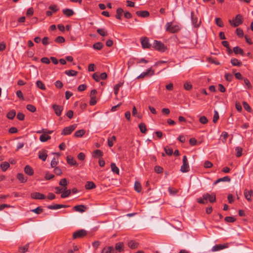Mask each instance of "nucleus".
<instances>
[{
  "label": "nucleus",
  "mask_w": 253,
  "mask_h": 253,
  "mask_svg": "<svg viewBox=\"0 0 253 253\" xmlns=\"http://www.w3.org/2000/svg\"><path fill=\"white\" fill-rule=\"evenodd\" d=\"M209 201L211 203H213L216 201L215 194L212 193L210 194L208 193H205L203 195L202 197H200L197 199V201L201 204H206Z\"/></svg>",
  "instance_id": "nucleus-1"
},
{
  "label": "nucleus",
  "mask_w": 253,
  "mask_h": 253,
  "mask_svg": "<svg viewBox=\"0 0 253 253\" xmlns=\"http://www.w3.org/2000/svg\"><path fill=\"white\" fill-rule=\"evenodd\" d=\"M224 220L227 222H234L236 220V218L233 216H226Z\"/></svg>",
  "instance_id": "nucleus-51"
},
{
  "label": "nucleus",
  "mask_w": 253,
  "mask_h": 253,
  "mask_svg": "<svg viewBox=\"0 0 253 253\" xmlns=\"http://www.w3.org/2000/svg\"><path fill=\"white\" fill-rule=\"evenodd\" d=\"M77 125L74 124L65 127L61 132L62 135L70 134L76 128Z\"/></svg>",
  "instance_id": "nucleus-5"
},
{
  "label": "nucleus",
  "mask_w": 253,
  "mask_h": 253,
  "mask_svg": "<svg viewBox=\"0 0 253 253\" xmlns=\"http://www.w3.org/2000/svg\"><path fill=\"white\" fill-rule=\"evenodd\" d=\"M68 206L60 204H55L54 205H48L47 208L49 210H57L60 208H66Z\"/></svg>",
  "instance_id": "nucleus-13"
},
{
  "label": "nucleus",
  "mask_w": 253,
  "mask_h": 253,
  "mask_svg": "<svg viewBox=\"0 0 253 253\" xmlns=\"http://www.w3.org/2000/svg\"><path fill=\"white\" fill-rule=\"evenodd\" d=\"M97 32L100 36L105 37L108 35L107 31L104 28H99L97 30Z\"/></svg>",
  "instance_id": "nucleus-27"
},
{
  "label": "nucleus",
  "mask_w": 253,
  "mask_h": 253,
  "mask_svg": "<svg viewBox=\"0 0 253 253\" xmlns=\"http://www.w3.org/2000/svg\"><path fill=\"white\" fill-rule=\"evenodd\" d=\"M154 170L156 172L158 173H161L163 172V169L162 167L160 166H156L154 168Z\"/></svg>",
  "instance_id": "nucleus-54"
},
{
  "label": "nucleus",
  "mask_w": 253,
  "mask_h": 253,
  "mask_svg": "<svg viewBox=\"0 0 253 253\" xmlns=\"http://www.w3.org/2000/svg\"><path fill=\"white\" fill-rule=\"evenodd\" d=\"M103 153L100 150L97 149L94 151L93 156L94 157H101L103 156Z\"/></svg>",
  "instance_id": "nucleus-40"
},
{
  "label": "nucleus",
  "mask_w": 253,
  "mask_h": 253,
  "mask_svg": "<svg viewBox=\"0 0 253 253\" xmlns=\"http://www.w3.org/2000/svg\"><path fill=\"white\" fill-rule=\"evenodd\" d=\"M37 86L40 88L42 90H45L46 87L45 85L43 84V83L41 81H37L36 82Z\"/></svg>",
  "instance_id": "nucleus-41"
},
{
  "label": "nucleus",
  "mask_w": 253,
  "mask_h": 253,
  "mask_svg": "<svg viewBox=\"0 0 253 253\" xmlns=\"http://www.w3.org/2000/svg\"><path fill=\"white\" fill-rule=\"evenodd\" d=\"M233 51L235 54H240L242 56H244V50L242 48L239 47V46H237L233 47Z\"/></svg>",
  "instance_id": "nucleus-20"
},
{
  "label": "nucleus",
  "mask_w": 253,
  "mask_h": 253,
  "mask_svg": "<svg viewBox=\"0 0 253 253\" xmlns=\"http://www.w3.org/2000/svg\"><path fill=\"white\" fill-rule=\"evenodd\" d=\"M29 248V243H27L23 247H19L18 249V251L22 253H25L28 251Z\"/></svg>",
  "instance_id": "nucleus-31"
},
{
  "label": "nucleus",
  "mask_w": 253,
  "mask_h": 253,
  "mask_svg": "<svg viewBox=\"0 0 253 253\" xmlns=\"http://www.w3.org/2000/svg\"><path fill=\"white\" fill-rule=\"evenodd\" d=\"M15 115L16 111L14 110H11L7 113L6 117L10 120H12L14 118Z\"/></svg>",
  "instance_id": "nucleus-32"
},
{
  "label": "nucleus",
  "mask_w": 253,
  "mask_h": 253,
  "mask_svg": "<svg viewBox=\"0 0 253 253\" xmlns=\"http://www.w3.org/2000/svg\"><path fill=\"white\" fill-rule=\"evenodd\" d=\"M139 128L140 131L143 133H145L147 131L146 126L144 123H140L139 125Z\"/></svg>",
  "instance_id": "nucleus-43"
},
{
  "label": "nucleus",
  "mask_w": 253,
  "mask_h": 253,
  "mask_svg": "<svg viewBox=\"0 0 253 253\" xmlns=\"http://www.w3.org/2000/svg\"><path fill=\"white\" fill-rule=\"evenodd\" d=\"M66 188H67L65 187V188H64L63 190H62V193L61 194V197L62 198H65L68 197L71 194V190L69 189V190H66Z\"/></svg>",
  "instance_id": "nucleus-22"
},
{
  "label": "nucleus",
  "mask_w": 253,
  "mask_h": 253,
  "mask_svg": "<svg viewBox=\"0 0 253 253\" xmlns=\"http://www.w3.org/2000/svg\"><path fill=\"white\" fill-rule=\"evenodd\" d=\"M111 170L112 171L114 172V173H116L118 174H119V169H118V168L116 166V164H114V163H112L111 164Z\"/></svg>",
  "instance_id": "nucleus-42"
},
{
  "label": "nucleus",
  "mask_w": 253,
  "mask_h": 253,
  "mask_svg": "<svg viewBox=\"0 0 253 253\" xmlns=\"http://www.w3.org/2000/svg\"><path fill=\"white\" fill-rule=\"evenodd\" d=\"M224 77L226 80L228 82H231L233 78V75L229 73H226Z\"/></svg>",
  "instance_id": "nucleus-55"
},
{
  "label": "nucleus",
  "mask_w": 253,
  "mask_h": 253,
  "mask_svg": "<svg viewBox=\"0 0 253 253\" xmlns=\"http://www.w3.org/2000/svg\"><path fill=\"white\" fill-rule=\"evenodd\" d=\"M31 211L37 214H40L43 211V209L42 208V207H38V208L31 210Z\"/></svg>",
  "instance_id": "nucleus-50"
},
{
  "label": "nucleus",
  "mask_w": 253,
  "mask_h": 253,
  "mask_svg": "<svg viewBox=\"0 0 253 253\" xmlns=\"http://www.w3.org/2000/svg\"><path fill=\"white\" fill-rule=\"evenodd\" d=\"M65 74L68 76H75L77 75L78 72L73 70H70L65 71Z\"/></svg>",
  "instance_id": "nucleus-39"
},
{
  "label": "nucleus",
  "mask_w": 253,
  "mask_h": 253,
  "mask_svg": "<svg viewBox=\"0 0 253 253\" xmlns=\"http://www.w3.org/2000/svg\"><path fill=\"white\" fill-rule=\"evenodd\" d=\"M180 29L178 25H172V22H168L166 25V31L171 33L177 32Z\"/></svg>",
  "instance_id": "nucleus-2"
},
{
  "label": "nucleus",
  "mask_w": 253,
  "mask_h": 253,
  "mask_svg": "<svg viewBox=\"0 0 253 253\" xmlns=\"http://www.w3.org/2000/svg\"><path fill=\"white\" fill-rule=\"evenodd\" d=\"M124 244L122 242H119L115 245V249L119 252H122L123 251Z\"/></svg>",
  "instance_id": "nucleus-36"
},
{
  "label": "nucleus",
  "mask_w": 253,
  "mask_h": 253,
  "mask_svg": "<svg viewBox=\"0 0 253 253\" xmlns=\"http://www.w3.org/2000/svg\"><path fill=\"white\" fill-rule=\"evenodd\" d=\"M219 119V115H218V113L217 112V111H214V115H213V122L214 123H216L217 121V120H218Z\"/></svg>",
  "instance_id": "nucleus-53"
},
{
  "label": "nucleus",
  "mask_w": 253,
  "mask_h": 253,
  "mask_svg": "<svg viewBox=\"0 0 253 253\" xmlns=\"http://www.w3.org/2000/svg\"><path fill=\"white\" fill-rule=\"evenodd\" d=\"M31 197L33 199L43 200L46 197L39 192H33L31 194Z\"/></svg>",
  "instance_id": "nucleus-12"
},
{
  "label": "nucleus",
  "mask_w": 253,
  "mask_h": 253,
  "mask_svg": "<svg viewBox=\"0 0 253 253\" xmlns=\"http://www.w3.org/2000/svg\"><path fill=\"white\" fill-rule=\"evenodd\" d=\"M253 190H251L250 191H247V190H245L244 195L246 199L249 202L251 201V197L252 195L253 194Z\"/></svg>",
  "instance_id": "nucleus-21"
},
{
  "label": "nucleus",
  "mask_w": 253,
  "mask_h": 253,
  "mask_svg": "<svg viewBox=\"0 0 253 253\" xmlns=\"http://www.w3.org/2000/svg\"><path fill=\"white\" fill-rule=\"evenodd\" d=\"M231 63L234 66L240 67L242 65V63L236 58H232L231 59Z\"/></svg>",
  "instance_id": "nucleus-25"
},
{
  "label": "nucleus",
  "mask_w": 253,
  "mask_h": 253,
  "mask_svg": "<svg viewBox=\"0 0 253 253\" xmlns=\"http://www.w3.org/2000/svg\"><path fill=\"white\" fill-rule=\"evenodd\" d=\"M67 163L71 165V166H78V164H77L76 160L71 156H68L67 157Z\"/></svg>",
  "instance_id": "nucleus-15"
},
{
  "label": "nucleus",
  "mask_w": 253,
  "mask_h": 253,
  "mask_svg": "<svg viewBox=\"0 0 253 253\" xmlns=\"http://www.w3.org/2000/svg\"><path fill=\"white\" fill-rule=\"evenodd\" d=\"M65 41L64 38L62 36H58L55 39V42L58 43H63Z\"/></svg>",
  "instance_id": "nucleus-49"
},
{
  "label": "nucleus",
  "mask_w": 253,
  "mask_h": 253,
  "mask_svg": "<svg viewBox=\"0 0 253 253\" xmlns=\"http://www.w3.org/2000/svg\"><path fill=\"white\" fill-rule=\"evenodd\" d=\"M9 167V163L7 162H2L0 165V167L3 171H5Z\"/></svg>",
  "instance_id": "nucleus-28"
},
{
  "label": "nucleus",
  "mask_w": 253,
  "mask_h": 253,
  "mask_svg": "<svg viewBox=\"0 0 253 253\" xmlns=\"http://www.w3.org/2000/svg\"><path fill=\"white\" fill-rule=\"evenodd\" d=\"M243 105L244 109L248 112H250L251 111V108L249 105L246 102H243Z\"/></svg>",
  "instance_id": "nucleus-57"
},
{
  "label": "nucleus",
  "mask_w": 253,
  "mask_h": 253,
  "mask_svg": "<svg viewBox=\"0 0 253 253\" xmlns=\"http://www.w3.org/2000/svg\"><path fill=\"white\" fill-rule=\"evenodd\" d=\"M200 122L202 124H206L208 123V119L205 116H202L199 119Z\"/></svg>",
  "instance_id": "nucleus-60"
},
{
  "label": "nucleus",
  "mask_w": 253,
  "mask_h": 253,
  "mask_svg": "<svg viewBox=\"0 0 253 253\" xmlns=\"http://www.w3.org/2000/svg\"><path fill=\"white\" fill-rule=\"evenodd\" d=\"M124 12V10L122 8H118L116 11V14L115 15L116 18L117 19L121 20L122 19V16Z\"/></svg>",
  "instance_id": "nucleus-26"
},
{
  "label": "nucleus",
  "mask_w": 253,
  "mask_h": 253,
  "mask_svg": "<svg viewBox=\"0 0 253 253\" xmlns=\"http://www.w3.org/2000/svg\"><path fill=\"white\" fill-rule=\"evenodd\" d=\"M95 187V184L92 181H87L85 185V188L86 189H92Z\"/></svg>",
  "instance_id": "nucleus-33"
},
{
  "label": "nucleus",
  "mask_w": 253,
  "mask_h": 253,
  "mask_svg": "<svg viewBox=\"0 0 253 253\" xmlns=\"http://www.w3.org/2000/svg\"><path fill=\"white\" fill-rule=\"evenodd\" d=\"M17 118L20 121H23L25 119V115L21 112L18 113L17 115Z\"/></svg>",
  "instance_id": "nucleus-59"
},
{
  "label": "nucleus",
  "mask_w": 253,
  "mask_h": 253,
  "mask_svg": "<svg viewBox=\"0 0 253 253\" xmlns=\"http://www.w3.org/2000/svg\"><path fill=\"white\" fill-rule=\"evenodd\" d=\"M52 107L55 114L57 116H61L63 111V107L57 104H53Z\"/></svg>",
  "instance_id": "nucleus-10"
},
{
  "label": "nucleus",
  "mask_w": 253,
  "mask_h": 253,
  "mask_svg": "<svg viewBox=\"0 0 253 253\" xmlns=\"http://www.w3.org/2000/svg\"><path fill=\"white\" fill-rule=\"evenodd\" d=\"M215 23L217 26L220 27H222L223 26V24L222 23V20L219 18H215Z\"/></svg>",
  "instance_id": "nucleus-58"
},
{
  "label": "nucleus",
  "mask_w": 253,
  "mask_h": 253,
  "mask_svg": "<svg viewBox=\"0 0 253 253\" xmlns=\"http://www.w3.org/2000/svg\"><path fill=\"white\" fill-rule=\"evenodd\" d=\"M226 248V246L221 244H218L214 246L211 249L212 252H216Z\"/></svg>",
  "instance_id": "nucleus-24"
},
{
  "label": "nucleus",
  "mask_w": 253,
  "mask_h": 253,
  "mask_svg": "<svg viewBox=\"0 0 253 253\" xmlns=\"http://www.w3.org/2000/svg\"><path fill=\"white\" fill-rule=\"evenodd\" d=\"M67 181L66 178L62 179L59 182V185L65 187H66V186L67 185Z\"/></svg>",
  "instance_id": "nucleus-61"
},
{
  "label": "nucleus",
  "mask_w": 253,
  "mask_h": 253,
  "mask_svg": "<svg viewBox=\"0 0 253 253\" xmlns=\"http://www.w3.org/2000/svg\"><path fill=\"white\" fill-rule=\"evenodd\" d=\"M16 177L22 183H25L27 180V178L25 177L22 173H18L17 174Z\"/></svg>",
  "instance_id": "nucleus-23"
},
{
  "label": "nucleus",
  "mask_w": 253,
  "mask_h": 253,
  "mask_svg": "<svg viewBox=\"0 0 253 253\" xmlns=\"http://www.w3.org/2000/svg\"><path fill=\"white\" fill-rule=\"evenodd\" d=\"M86 209V207L83 205H77L74 207V209L75 211L80 212H84Z\"/></svg>",
  "instance_id": "nucleus-17"
},
{
  "label": "nucleus",
  "mask_w": 253,
  "mask_h": 253,
  "mask_svg": "<svg viewBox=\"0 0 253 253\" xmlns=\"http://www.w3.org/2000/svg\"><path fill=\"white\" fill-rule=\"evenodd\" d=\"M55 85L58 88H61L63 87V84L60 81H57L55 83Z\"/></svg>",
  "instance_id": "nucleus-63"
},
{
  "label": "nucleus",
  "mask_w": 253,
  "mask_h": 253,
  "mask_svg": "<svg viewBox=\"0 0 253 253\" xmlns=\"http://www.w3.org/2000/svg\"><path fill=\"white\" fill-rule=\"evenodd\" d=\"M128 246L131 249H135L138 247V244L134 241H130L128 242Z\"/></svg>",
  "instance_id": "nucleus-30"
},
{
  "label": "nucleus",
  "mask_w": 253,
  "mask_h": 253,
  "mask_svg": "<svg viewBox=\"0 0 253 253\" xmlns=\"http://www.w3.org/2000/svg\"><path fill=\"white\" fill-rule=\"evenodd\" d=\"M24 172L30 176H32L34 174V170L33 168L29 165H27L25 167Z\"/></svg>",
  "instance_id": "nucleus-14"
},
{
  "label": "nucleus",
  "mask_w": 253,
  "mask_h": 253,
  "mask_svg": "<svg viewBox=\"0 0 253 253\" xmlns=\"http://www.w3.org/2000/svg\"><path fill=\"white\" fill-rule=\"evenodd\" d=\"M63 13L67 17H70L74 13V11L72 9L68 8L63 9Z\"/></svg>",
  "instance_id": "nucleus-29"
},
{
  "label": "nucleus",
  "mask_w": 253,
  "mask_h": 253,
  "mask_svg": "<svg viewBox=\"0 0 253 253\" xmlns=\"http://www.w3.org/2000/svg\"><path fill=\"white\" fill-rule=\"evenodd\" d=\"M26 108L28 110L33 113L36 111V107L32 104H28L26 106Z\"/></svg>",
  "instance_id": "nucleus-46"
},
{
  "label": "nucleus",
  "mask_w": 253,
  "mask_h": 253,
  "mask_svg": "<svg viewBox=\"0 0 253 253\" xmlns=\"http://www.w3.org/2000/svg\"><path fill=\"white\" fill-rule=\"evenodd\" d=\"M116 140V137L115 136H112L111 137H109L108 138V145L111 147L113 146L114 144V142Z\"/></svg>",
  "instance_id": "nucleus-37"
},
{
  "label": "nucleus",
  "mask_w": 253,
  "mask_h": 253,
  "mask_svg": "<svg viewBox=\"0 0 253 253\" xmlns=\"http://www.w3.org/2000/svg\"><path fill=\"white\" fill-rule=\"evenodd\" d=\"M141 42L143 48H150L151 47V45L149 42V39L147 37L141 38Z\"/></svg>",
  "instance_id": "nucleus-11"
},
{
  "label": "nucleus",
  "mask_w": 253,
  "mask_h": 253,
  "mask_svg": "<svg viewBox=\"0 0 253 253\" xmlns=\"http://www.w3.org/2000/svg\"><path fill=\"white\" fill-rule=\"evenodd\" d=\"M85 133V130L84 129H80L76 131L74 134V136L76 137H81Z\"/></svg>",
  "instance_id": "nucleus-38"
},
{
  "label": "nucleus",
  "mask_w": 253,
  "mask_h": 253,
  "mask_svg": "<svg viewBox=\"0 0 253 253\" xmlns=\"http://www.w3.org/2000/svg\"><path fill=\"white\" fill-rule=\"evenodd\" d=\"M93 48L96 50H101L103 47V44L101 42H97L93 44Z\"/></svg>",
  "instance_id": "nucleus-34"
},
{
  "label": "nucleus",
  "mask_w": 253,
  "mask_h": 253,
  "mask_svg": "<svg viewBox=\"0 0 253 253\" xmlns=\"http://www.w3.org/2000/svg\"><path fill=\"white\" fill-rule=\"evenodd\" d=\"M123 85L122 83H119L117 84H116L114 87V94L116 95H117L118 94V92L120 89V87Z\"/></svg>",
  "instance_id": "nucleus-45"
},
{
  "label": "nucleus",
  "mask_w": 253,
  "mask_h": 253,
  "mask_svg": "<svg viewBox=\"0 0 253 253\" xmlns=\"http://www.w3.org/2000/svg\"><path fill=\"white\" fill-rule=\"evenodd\" d=\"M54 173L57 175H60L62 173L61 169L58 167H55L54 169Z\"/></svg>",
  "instance_id": "nucleus-56"
},
{
  "label": "nucleus",
  "mask_w": 253,
  "mask_h": 253,
  "mask_svg": "<svg viewBox=\"0 0 253 253\" xmlns=\"http://www.w3.org/2000/svg\"><path fill=\"white\" fill-rule=\"evenodd\" d=\"M47 155L45 150H42L39 152V158L43 161H45Z\"/></svg>",
  "instance_id": "nucleus-16"
},
{
  "label": "nucleus",
  "mask_w": 253,
  "mask_h": 253,
  "mask_svg": "<svg viewBox=\"0 0 253 253\" xmlns=\"http://www.w3.org/2000/svg\"><path fill=\"white\" fill-rule=\"evenodd\" d=\"M180 170L182 172H187L189 170V166L186 156H184L182 159V165L181 167Z\"/></svg>",
  "instance_id": "nucleus-4"
},
{
  "label": "nucleus",
  "mask_w": 253,
  "mask_h": 253,
  "mask_svg": "<svg viewBox=\"0 0 253 253\" xmlns=\"http://www.w3.org/2000/svg\"><path fill=\"white\" fill-rule=\"evenodd\" d=\"M164 150L166 153L169 156H171L173 154L172 149L168 146L165 147Z\"/></svg>",
  "instance_id": "nucleus-47"
},
{
  "label": "nucleus",
  "mask_w": 253,
  "mask_h": 253,
  "mask_svg": "<svg viewBox=\"0 0 253 253\" xmlns=\"http://www.w3.org/2000/svg\"><path fill=\"white\" fill-rule=\"evenodd\" d=\"M231 180V178L228 176H224L223 177H222V178H218L217 179L214 183H213V184L214 185H215L216 184H217L219 182H230Z\"/></svg>",
  "instance_id": "nucleus-19"
},
{
  "label": "nucleus",
  "mask_w": 253,
  "mask_h": 253,
  "mask_svg": "<svg viewBox=\"0 0 253 253\" xmlns=\"http://www.w3.org/2000/svg\"><path fill=\"white\" fill-rule=\"evenodd\" d=\"M236 34L239 37H241L243 36V35H244L243 31L241 29H240V28L236 29Z\"/></svg>",
  "instance_id": "nucleus-62"
},
{
  "label": "nucleus",
  "mask_w": 253,
  "mask_h": 253,
  "mask_svg": "<svg viewBox=\"0 0 253 253\" xmlns=\"http://www.w3.org/2000/svg\"><path fill=\"white\" fill-rule=\"evenodd\" d=\"M153 47L161 52H164L167 49V47L163 43L157 40L154 41Z\"/></svg>",
  "instance_id": "nucleus-3"
},
{
  "label": "nucleus",
  "mask_w": 253,
  "mask_h": 253,
  "mask_svg": "<svg viewBox=\"0 0 253 253\" xmlns=\"http://www.w3.org/2000/svg\"><path fill=\"white\" fill-rule=\"evenodd\" d=\"M51 137L47 134H42L40 137V140L42 142H46L47 140L50 139Z\"/></svg>",
  "instance_id": "nucleus-35"
},
{
  "label": "nucleus",
  "mask_w": 253,
  "mask_h": 253,
  "mask_svg": "<svg viewBox=\"0 0 253 253\" xmlns=\"http://www.w3.org/2000/svg\"><path fill=\"white\" fill-rule=\"evenodd\" d=\"M49 9L54 12H56L58 10L57 5L54 4L50 5L49 6Z\"/></svg>",
  "instance_id": "nucleus-64"
},
{
  "label": "nucleus",
  "mask_w": 253,
  "mask_h": 253,
  "mask_svg": "<svg viewBox=\"0 0 253 253\" xmlns=\"http://www.w3.org/2000/svg\"><path fill=\"white\" fill-rule=\"evenodd\" d=\"M229 22L232 24L231 21L230 20ZM242 23V16L240 14L236 15L234 20H233V23L232 25L234 27H237Z\"/></svg>",
  "instance_id": "nucleus-9"
},
{
  "label": "nucleus",
  "mask_w": 253,
  "mask_h": 253,
  "mask_svg": "<svg viewBox=\"0 0 253 253\" xmlns=\"http://www.w3.org/2000/svg\"><path fill=\"white\" fill-rule=\"evenodd\" d=\"M154 75V70L152 68L148 69L146 72L142 73L139 76L137 77V79L144 78L146 76H152Z\"/></svg>",
  "instance_id": "nucleus-6"
},
{
  "label": "nucleus",
  "mask_w": 253,
  "mask_h": 253,
  "mask_svg": "<svg viewBox=\"0 0 253 253\" xmlns=\"http://www.w3.org/2000/svg\"><path fill=\"white\" fill-rule=\"evenodd\" d=\"M235 151L236 152V156L237 157H240L242 155V148L239 147H237L235 148Z\"/></svg>",
  "instance_id": "nucleus-52"
},
{
  "label": "nucleus",
  "mask_w": 253,
  "mask_h": 253,
  "mask_svg": "<svg viewBox=\"0 0 253 253\" xmlns=\"http://www.w3.org/2000/svg\"><path fill=\"white\" fill-rule=\"evenodd\" d=\"M137 16L141 17H147L149 16L150 14L148 11H137L136 12Z\"/></svg>",
  "instance_id": "nucleus-18"
},
{
  "label": "nucleus",
  "mask_w": 253,
  "mask_h": 253,
  "mask_svg": "<svg viewBox=\"0 0 253 253\" xmlns=\"http://www.w3.org/2000/svg\"><path fill=\"white\" fill-rule=\"evenodd\" d=\"M86 235V231L84 229H81L75 232L73 235L74 239L81 238Z\"/></svg>",
  "instance_id": "nucleus-7"
},
{
  "label": "nucleus",
  "mask_w": 253,
  "mask_h": 253,
  "mask_svg": "<svg viewBox=\"0 0 253 253\" xmlns=\"http://www.w3.org/2000/svg\"><path fill=\"white\" fill-rule=\"evenodd\" d=\"M113 250L114 248L113 247H108L107 248H104L101 253H111Z\"/></svg>",
  "instance_id": "nucleus-48"
},
{
  "label": "nucleus",
  "mask_w": 253,
  "mask_h": 253,
  "mask_svg": "<svg viewBox=\"0 0 253 253\" xmlns=\"http://www.w3.org/2000/svg\"><path fill=\"white\" fill-rule=\"evenodd\" d=\"M134 189L137 192H141V184L139 182H138L137 181H136L135 182V184H134Z\"/></svg>",
  "instance_id": "nucleus-44"
},
{
  "label": "nucleus",
  "mask_w": 253,
  "mask_h": 253,
  "mask_svg": "<svg viewBox=\"0 0 253 253\" xmlns=\"http://www.w3.org/2000/svg\"><path fill=\"white\" fill-rule=\"evenodd\" d=\"M191 18L193 26L195 27H199L201 21H199L198 18L194 15L193 11L191 13Z\"/></svg>",
  "instance_id": "nucleus-8"
}]
</instances>
